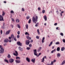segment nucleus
Returning <instances> with one entry per match:
<instances>
[{"instance_id": "1", "label": "nucleus", "mask_w": 65, "mask_h": 65, "mask_svg": "<svg viewBox=\"0 0 65 65\" xmlns=\"http://www.w3.org/2000/svg\"><path fill=\"white\" fill-rule=\"evenodd\" d=\"M38 17L37 16H36L35 18L34 17H33L32 19V21L33 22L36 24V22L38 21Z\"/></svg>"}, {"instance_id": "2", "label": "nucleus", "mask_w": 65, "mask_h": 65, "mask_svg": "<svg viewBox=\"0 0 65 65\" xmlns=\"http://www.w3.org/2000/svg\"><path fill=\"white\" fill-rule=\"evenodd\" d=\"M0 48L1 49V50H0V53L1 54H2L4 53V50L1 45H0Z\"/></svg>"}, {"instance_id": "3", "label": "nucleus", "mask_w": 65, "mask_h": 65, "mask_svg": "<svg viewBox=\"0 0 65 65\" xmlns=\"http://www.w3.org/2000/svg\"><path fill=\"white\" fill-rule=\"evenodd\" d=\"M37 50L35 49L34 50V54L35 56H37L38 54L37 53Z\"/></svg>"}, {"instance_id": "4", "label": "nucleus", "mask_w": 65, "mask_h": 65, "mask_svg": "<svg viewBox=\"0 0 65 65\" xmlns=\"http://www.w3.org/2000/svg\"><path fill=\"white\" fill-rule=\"evenodd\" d=\"M0 21H4V19L3 18V17L2 16V15H0Z\"/></svg>"}, {"instance_id": "5", "label": "nucleus", "mask_w": 65, "mask_h": 65, "mask_svg": "<svg viewBox=\"0 0 65 65\" xmlns=\"http://www.w3.org/2000/svg\"><path fill=\"white\" fill-rule=\"evenodd\" d=\"M15 53H16V54L15 53H14L13 54V55H14V56H17L18 55V52L16 51H15Z\"/></svg>"}, {"instance_id": "6", "label": "nucleus", "mask_w": 65, "mask_h": 65, "mask_svg": "<svg viewBox=\"0 0 65 65\" xmlns=\"http://www.w3.org/2000/svg\"><path fill=\"white\" fill-rule=\"evenodd\" d=\"M17 44L19 46H21L22 45V43H21L19 41L17 42Z\"/></svg>"}, {"instance_id": "7", "label": "nucleus", "mask_w": 65, "mask_h": 65, "mask_svg": "<svg viewBox=\"0 0 65 65\" xmlns=\"http://www.w3.org/2000/svg\"><path fill=\"white\" fill-rule=\"evenodd\" d=\"M30 43V41L29 40H27L26 41V44L27 45H28Z\"/></svg>"}, {"instance_id": "8", "label": "nucleus", "mask_w": 65, "mask_h": 65, "mask_svg": "<svg viewBox=\"0 0 65 65\" xmlns=\"http://www.w3.org/2000/svg\"><path fill=\"white\" fill-rule=\"evenodd\" d=\"M9 61L11 63H13L14 61V60L12 59H10L9 60Z\"/></svg>"}, {"instance_id": "9", "label": "nucleus", "mask_w": 65, "mask_h": 65, "mask_svg": "<svg viewBox=\"0 0 65 65\" xmlns=\"http://www.w3.org/2000/svg\"><path fill=\"white\" fill-rule=\"evenodd\" d=\"M10 30H9L8 31H7L6 33L5 34L6 35H7L10 32Z\"/></svg>"}, {"instance_id": "10", "label": "nucleus", "mask_w": 65, "mask_h": 65, "mask_svg": "<svg viewBox=\"0 0 65 65\" xmlns=\"http://www.w3.org/2000/svg\"><path fill=\"white\" fill-rule=\"evenodd\" d=\"M26 60L28 62H30V59L28 57H27L26 58Z\"/></svg>"}, {"instance_id": "11", "label": "nucleus", "mask_w": 65, "mask_h": 65, "mask_svg": "<svg viewBox=\"0 0 65 65\" xmlns=\"http://www.w3.org/2000/svg\"><path fill=\"white\" fill-rule=\"evenodd\" d=\"M8 41L9 40L8 39H5V40L4 41V42L5 43H7L8 42Z\"/></svg>"}, {"instance_id": "12", "label": "nucleus", "mask_w": 65, "mask_h": 65, "mask_svg": "<svg viewBox=\"0 0 65 65\" xmlns=\"http://www.w3.org/2000/svg\"><path fill=\"white\" fill-rule=\"evenodd\" d=\"M41 49H42V47H39L38 48V50H37L38 51V52H40V50H41Z\"/></svg>"}, {"instance_id": "13", "label": "nucleus", "mask_w": 65, "mask_h": 65, "mask_svg": "<svg viewBox=\"0 0 65 65\" xmlns=\"http://www.w3.org/2000/svg\"><path fill=\"white\" fill-rule=\"evenodd\" d=\"M44 19H45V21H46L47 20V18L46 16L45 15H44V16L43 17Z\"/></svg>"}, {"instance_id": "14", "label": "nucleus", "mask_w": 65, "mask_h": 65, "mask_svg": "<svg viewBox=\"0 0 65 65\" xmlns=\"http://www.w3.org/2000/svg\"><path fill=\"white\" fill-rule=\"evenodd\" d=\"M61 56V54H60L59 53H58L57 54V58H59V57H60Z\"/></svg>"}, {"instance_id": "15", "label": "nucleus", "mask_w": 65, "mask_h": 65, "mask_svg": "<svg viewBox=\"0 0 65 65\" xmlns=\"http://www.w3.org/2000/svg\"><path fill=\"white\" fill-rule=\"evenodd\" d=\"M45 40V38L44 37L42 39V43H43L44 41V40Z\"/></svg>"}, {"instance_id": "16", "label": "nucleus", "mask_w": 65, "mask_h": 65, "mask_svg": "<svg viewBox=\"0 0 65 65\" xmlns=\"http://www.w3.org/2000/svg\"><path fill=\"white\" fill-rule=\"evenodd\" d=\"M35 59H32L31 60V62H33L34 63H35Z\"/></svg>"}, {"instance_id": "17", "label": "nucleus", "mask_w": 65, "mask_h": 65, "mask_svg": "<svg viewBox=\"0 0 65 65\" xmlns=\"http://www.w3.org/2000/svg\"><path fill=\"white\" fill-rule=\"evenodd\" d=\"M44 58H46V56H44V57L43 58L42 60V62H44Z\"/></svg>"}, {"instance_id": "18", "label": "nucleus", "mask_w": 65, "mask_h": 65, "mask_svg": "<svg viewBox=\"0 0 65 65\" xmlns=\"http://www.w3.org/2000/svg\"><path fill=\"white\" fill-rule=\"evenodd\" d=\"M15 62L17 63H20V61L19 60H15Z\"/></svg>"}, {"instance_id": "19", "label": "nucleus", "mask_w": 65, "mask_h": 65, "mask_svg": "<svg viewBox=\"0 0 65 65\" xmlns=\"http://www.w3.org/2000/svg\"><path fill=\"white\" fill-rule=\"evenodd\" d=\"M26 37L29 40H30L31 39V37H30L28 36H27Z\"/></svg>"}, {"instance_id": "20", "label": "nucleus", "mask_w": 65, "mask_h": 65, "mask_svg": "<svg viewBox=\"0 0 65 65\" xmlns=\"http://www.w3.org/2000/svg\"><path fill=\"white\" fill-rule=\"evenodd\" d=\"M65 49V47H62L61 48V51H63Z\"/></svg>"}, {"instance_id": "21", "label": "nucleus", "mask_w": 65, "mask_h": 65, "mask_svg": "<svg viewBox=\"0 0 65 65\" xmlns=\"http://www.w3.org/2000/svg\"><path fill=\"white\" fill-rule=\"evenodd\" d=\"M65 60H64L62 62V63L61 64V65H63L64 64H65Z\"/></svg>"}, {"instance_id": "22", "label": "nucleus", "mask_w": 65, "mask_h": 65, "mask_svg": "<svg viewBox=\"0 0 65 65\" xmlns=\"http://www.w3.org/2000/svg\"><path fill=\"white\" fill-rule=\"evenodd\" d=\"M19 49L21 51H23V49L21 48L20 47H19Z\"/></svg>"}, {"instance_id": "23", "label": "nucleus", "mask_w": 65, "mask_h": 65, "mask_svg": "<svg viewBox=\"0 0 65 65\" xmlns=\"http://www.w3.org/2000/svg\"><path fill=\"white\" fill-rule=\"evenodd\" d=\"M7 57L8 58H10L11 56H10V55L9 54H8V55Z\"/></svg>"}, {"instance_id": "24", "label": "nucleus", "mask_w": 65, "mask_h": 65, "mask_svg": "<svg viewBox=\"0 0 65 65\" xmlns=\"http://www.w3.org/2000/svg\"><path fill=\"white\" fill-rule=\"evenodd\" d=\"M57 51H60V48L59 47H58L57 48Z\"/></svg>"}, {"instance_id": "25", "label": "nucleus", "mask_w": 65, "mask_h": 65, "mask_svg": "<svg viewBox=\"0 0 65 65\" xmlns=\"http://www.w3.org/2000/svg\"><path fill=\"white\" fill-rule=\"evenodd\" d=\"M11 14H13L14 13V12L13 10H11L10 12Z\"/></svg>"}, {"instance_id": "26", "label": "nucleus", "mask_w": 65, "mask_h": 65, "mask_svg": "<svg viewBox=\"0 0 65 65\" xmlns=\"http://www.w3.org/2000/svg\"><path fill=\"white\" fill-rule=\"evenodd\" d=\"M4 61H5L7 63H9L8 61L7 60H6V59H4Z\"/></svg>"}, {"instance_id": "27", "label": "nucleus", "mask_w": 65, "mask_h": 65, "mask_svg": "<svg viewBox=\"0 0 65 65\" xmlns=\"http://www.w3.org/2000/svg\"><path fill=\"white\" fill-rule=\"evenodd\" d=\"M27 29H28V25L27 24H26L25 25Z\"/></svg>"}, {"instance_id": "28", "label": "nucleus", "mask_w": 65, "mask_h": 65, "mask_svg": "<svg viewBox=\"0 0 65 65\" xmlns=\"http://www.w3.org/2000/svg\"><path fill=\"white\" fill-rule=\"evenodd\" d=\"M16 22L17 23H18L19 22H20L19 20L18 19H16Z\"/></svg>"}, {"instance_id": "29", "label": "nucleus", "mask_w": 65, "mask_h": 65, "mask_svg": "<svg viewBox=\"0 0 65 65\" xmlns=\"http://www.w3.org/2000/svg\"><path fill=\"white\" fill-rule=\"evenodd\" d=\"M56 50L55 49H54V50L52 51L51 52V53H53Z\"/></svg>"}, {"instance_id": "30", "label": "nucleus", "mask_w": 65, "mask_h": 65, "mask_svg": "<svg viewBox=\"0 0 65 65\" xmlns=\"http://www.w3.org/2000/svg\"><path fill=\"white\" fill-rule=\"evenodd\" d=\"M11 38H14V35L13 34H12L11 35Z\"/></svg>"}, {"instance_id": "31", "label": "nucleus", "mask_w": 65, "mask_h": 65, "mask_svg": "<svg viewBox=\"0 0 65 65\" xmlns=\"http://www.w3.org/2000/svg\"><path fill=\"white\" fill-rule=\"evenodd\" d=\"M37 32L38 33V34L39 35L40 34V33L39 31V29H38L37 30Z\"/></svg>"}, {"instance_id": "32", "label": "nucleus", "mask_w": 65, "mask_h": 65, "mask_svg": "<svg viewBox=\"0 0 65 65\" xmlns=\"http://www.w3.org/2000/svg\"><path fill=\"white\" fill-rule=\"evenodd\" d=\"M56 44H60V43L59 42H56Z\"/></svg>"}, {"instance_id": "33", "label": "nucleus", "mask_w": 65, "mask_h": 65, "mask_svg": "<svg viewBox=\"0 0 65 65\" xmlns=\"http://www.w3.org/2000/svg\"><path fill=\"white\" fill-rule=\"evenodd\" d=\"M30 18V17L29 16H27L26 17V19H27L28 20V19H29Z\"/></svg>"}, {"instance_id": "34", "label": "nucleus", "mask_w": 65, "mask_h": 65, "mask_svg": "<svg viewBox=\"0 0 65 65\" xmlns=\"http://www.w3.org/2000/svg\"><path fill=\"white\" fill-rule=\"evenodd\" d=\"M28 35V36H29V34L27 32H25V35Z\"/></svg>"}, {"instance_id": "35", "label": "nucleus", "mask_w": 65, "mask_h": 65, "mask_svg": "<svg viewBox=\"0 0 65 65\" xmlns=\"http://www.w3.org/2000/svg\"><path fill=\"white\" fill-rule=\"evenodd\" d=\"M5 13L4 11H3L2 15L3 16H4L5 15Z\"/></svg>"}, {"instance_id": "36", "label": "nucleus", "mask_w": 65, "mask_h": 65, "mask_svg": "<svg viewBox=\"0 0 65 65\" xmlns=\"http://www.w3.org/2000/svg\"><path fill=\"white\" fill-rule=\"evenodd\" d=\"M31 19H30L28 22V23H31Z\"/></svg>"}, {"instance_id": "37", "label": "nucleus", "mask_w": 65, "mask_h": 65, "mask_svg": "<svg viewBox=\"0 0 65 65\" xmlns=\"http://www.w3.org/2000/svg\"><path fill=\"white\" fill-rule=\"evenodd\" d=\"M36 38L37 39H39V37L38 36H36Z\"/></svg>"}, {"instance_id": "38", "label": "nucleus", "mask_w": 65, "mask_h": 65, "mask_svg": "<svg viewBox=\"0 0 65 65\" xmlns=\"http://www.w3.org/2000/svg\"><path fill=\"white\" fill-rule=\"evenodd\" d=\"M16 59H17V60L18 59H20V57H17L16 58Z\"/></svg>"}, {"instance_id": "39", "label": "nucleus", "mask_w": 65, "mask_h": 65, "mask_svg": "<svg viewBox=\"0 0 65 65\" xmlns=\"http://www.w3.org/2000/svg\"><path fill=\"white\" fill-rule=\"evenodd\" d=\"M14 39V40L15 41H17V39H16V37H14V38H13Z\"/></svg>"}, {"instance_id": "40", "label": "nucleus", "mask_w": 65, "mask_h": 65, "mask_svg": "<svg viewBox=\"0 0 65 65\" xmlns=\"http://www.w3.org/2000/svg\"><path fill=\"white\" fill-rule=\"evenodd\" d=\"M22 11H23V12L24 11L25 9L24 8H22Z\"/></svg>"}, {"instance_id": "41", "label": "nucleus", "mask_w": 65, "mask_h": 65, "mask_svg": "<svg viewBox=\"0 0 65 65\" xmlns=\"http://www.w3.org/2000/svg\"><path fill=\"white\" fill-rule=\"evenodd\" d=\"M53 64H54L53 61H51V65H53Z\"/></svg>"}, {"instance_id": "42", "label": "nucleus", "mask_w": 65, "mask_h": 65, "mask_svg": "<svg viewBox=\"0 0 65 65\" xmlns=\"http://www.w3.org/2000/svg\"><path fill=\"white\" fill-rule=\"evenodd\" d=\"M60 35L62 36H63V34L62 33H61L60 34Z\"/></svg>"}, {"instance_id": "43", "label": "nucleus", "mask_w": 65, "mask_h": 65, "mask_svg": "<svg viewBox=\"0 0 65 65\" xmlns=\"http://www.w3.org/2000/svg\"><path fill=\"white\" fill-rule=\"evenodd\" d=\"M11 20L12 21L14 22V19H13V18H11Z\"/></svg>"}, {"instance_id": "44", "label": "nucleus", "mask_w": 65, "mask_h": 65, "mask_svg": "<svg viewBox=\"0 0 65 65\" xmlns=\"http://www.w3.org/2000/svg\"><path fill=\"white\" fill-rule=\"evenodd\" d=\"M17 26L19 28H20V26L18 24L17 25Z\"/></svg>"}, {"instance_id": "45", "label": "nucleus", "mask_w": 65, "mask_h": 65, "mask_svg": "<svg viewBox=\"0 0 65 65\" xmlns=\"http://www.w3.org/2000/svg\"><path fill=\"white\" fill-rule=\"evenodd\" d=\"M41 53H40L39 55L37 56V57H39V56H40V55H41Z\"/></svg>"}, {"instance_id": "46", "label": "nucleus", "mask_w": 65, "mask_h": 65, "mask_svg": "<svg viewBox=\"0 0 65 65\" xmlns=\"http://www.w3.org/2000/svg\"><path fill=\"white\" fill-rule=\"evenodd\" d=\"M30 49V48L29 47H27V50H29Z\"/></svg>"}, {"instance_id": "47", "label": "nucleus", "mask_w": 65, "mask_h": 65, "mask_svg": "<svg viewBox=\"0 0 65 65\" xmlns=\"http://www.w3.org/2000/svg\"><path fill=\"white\" fill-rule=\"evenodd\" d=\"M17 34L18 35H19L20 34V32L19 31H18L17 32Z\"/></svg>"}, {"instance_id": "48", "label": "nucleus", "mask_w": 65, "mask_h": 65, "mask_svg": "<svg viewBox=\"0 0 65 65\" xmlns=\"http://www.w3.org/2000/svg\"><path fill=\"white\" fill-rule=\"evenodd\" d=\"M20 36L19 35H18L17 36V38H20Z\"/></svg>"}, {"instance_id": "49", "label": "nucleus", "mask_w": 65, "mask_h": 65, "mask_svg": "<svg viewBox=\"0 0 65 65\" xmlns=\"http://www.w3.org/2000/svg\"><path fill=\"white\" fill-rule=\"evenodd\" d=\"M63 41V42L65 43V39H63L62 40Z\"/></svg>"}, {"instance_id": "50", "label": "nucleus", "mask_w": 65, "mask_h": 65, "mask_svg": "<svg viewBox=\"0 0 65 65\" xmlns=\"http://www.w3.org/2000/svg\"><path fill=\"white\" fill-rule=\"evenodd\" d=\"M29 46L31 47V46H32V45L31 44H30L29 45Z\"/></svg>"}, {"instance_id": "51", "label": "nucleus", "mask_w": 65, "mask_h": 65, "mask_svg": "<svg viewBox=\"0 0 65 65\" xmlns=\"http://www.w3.org/2000/svg\"><path fill=\"white\" fill-rule=\"evenodd\" d=\"M2 28L3 29H4L5 28L4 27V26H2Z\"/></svg>"}, {"instance_id": "52", "label": "nucleus", "mask_w": 65, "mask_h": 65, "mask_svg": "<svg viewBox=\"0 0 65 65\" xmlns=\"http://www.w3.org/2000/svg\"><path fill=\"white\" fill-rule=\"evenodd\" d=\"M42 12L43 13H44L45 12V11L44 10H43L42 11Z\"/></svg>"}, {"instance_id": "53", "label": "nucleus", "mask_w": 65, "mask_h": 65, "mask_svg": "<svg viewBox=\"0 0 65 65\" xmlns=\"http://www.w3.org/2000/svg\"><path fill=\"white\" fill-rule=\"evenodd\" d=\"M57 23H55L54 24V25L56 26L57 25Z\"/></svg>"}, {"instance_id": "54", "label": "nucleus", "mask_w": 65, "mask_h": 65, "mask_svg": "<svg viewBox=\"0 0 65 65\" xmlns=\"http://www.w3.org/2000/svg\"><path fill=\"white\" fill-rule=\"evenodd\" d=\"M5 23H3V25L4 26H5Z\"/></svg>"}, {"instance_id": "55", "label": "nucleus", "mask_w": 65, "mask_h": 65, "mask_svg": "<svg viewBox=\"0 0 65 65\" xmlns=\"http://www.w3.org/2000/svg\"><path fill=\"white\" fill-rule=\"evenodd\" d=\"M35 26L36 27H37L38 26V25L37 24H36L35 25Z\"/></svg>"}, {"instance_id": "56", "label": "nucleus", "mask_w": 65, "mask_h": 65, "mask_svg": "<svg viewBox=\"0 0 65 65\" xmlns=\"http://www.w3.org/2000/svg\"><path fill=\"white\" fill-rule=\"evenodd\" d=\"M53 43V42L52 41L50 43V44H51V45H52V44Z\"/></svg>"}, {"instance_id": "57", "label": "nucleus", "mask_w": 65, "mask_h": 65, "mask_svg": "<svg viewBox=\"0 0 65 65\" xmlns=\"http://www.w3.org/2000/svg\"><path fill=\"white\" fill-rule=\"evenodd\" d=\"M38 10H41V9H40V8H38Z\"/></svg>"}, {"instance_id": "58", "label": "nucleus", "mask_w": 65, "mask_h": 65, "mask_svg": "<svg viewBox=\"0 0 65 65\" xmlns=\"http://www.w3.org/2000/svg\"><path fill=\"white\" fill-rule=\"evenodd\" d=\"M1 33L2 34V30H1Z\"/></svg>"}, {"instance_id": "59", "label": "nucleus", "mask_w": 65, "mask_h": 65, "mask_svg": "<svg viewBox=\"0 0 65 65\" xmlns=\"http://www.w3.org/2000/svg\"><path fill=\"white\" fill-rule=\"evenodd\" d=\"M33 41L32 40H31L30 41V42H32Z\"/></svg>"}, {"instance_id": "60", "label": "nucleus", "mask_w": 65, "mask_h": 65, "mask_svg": "<svg viewBox=\"0 0 65 65\" xmlns=\"http://www.w3.org/2000/svg\"><path fill=\"white\" fill-rule=\"evenodd\" d=\"M7 45V44L6 43H5L4 44V46H5V45Z\"/></svg>"}, {"instance_id": "61", "label": "nucleus", "mask_w": 65, "mask_h": 65, "mask_svg": "<svg viewBox=\"0 0 65 65\" xmlns=\"http://www.w3.org/2000/svg\"><path fill=\"white\" fill-rule=\"evenodd\" d=\"M11 42V40L10 39H9V42Z\"/></svg>"}, {"instance_id": "62", "label": "nucleus", "mask_w": 65, "mask_h": 65, "mask_svg": "<svg viewBox=\"0 0 65 65\" xmlns=\"http://www.w3.org/2000/svg\"><path fill=\"white\" fill-rule=\"evenodd\" d=\"M56 60H54L53 62H56Z\"/></svg>"}, {"instance_id": "63", "label": "nucleus", "mask_w": 65, "mask_h": 65, "mask_svg": "<svg viewBox=\"0 0 65 65\" xmlns=\"http://www.w3.org/2000/svg\"><path fill=\"white\" fill-rule=\"evenodd\" d=\"M54 48V46H52V49H53Z\"/></svg>"}, {"instance_id": "64", "label": "nucleus", "mask_w": 65, "mask_h": 65, "mask_svg": "<svg viewBox=\"0 0 65 65\" xmlns=\"http://www.w3.org/2000/svg\"><path fill=\"white\" fill-rule=\"evenodd\" d=\"M11 37H9V39H11Z\"/></svg>"}]
</instances>
